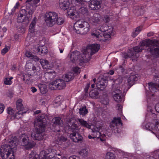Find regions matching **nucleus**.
Wrapping results in <instances>:
<instances>
[{"label": "nucleus", "instance_id": "obj_1", "mask_svg": "<svg viewBox=\"0 0 159 159\" xmlns=\"http://www.w3.org/2000/svg\"><path fill=\"white\" fill-rule=\"evenodd\" d=\"M99 47L98 44H88L86 48L83 50L82 54L77 51L70 53V61L73 63L79 62L80 66H83L84 63L88 62L90 59L91 56L98 52Z\"/></svg>", "mask_w": 159, "mask_h": 159}, {"label": "nucleus", "instance_id": "obj_2", "mask_svg": "<svg viewBox=\"0 0 159 159\" xmlns=\"http://www.w3.org/2000/svg\"><path fill=\"white\" fill-rule=\"evenodd\" d=\"M34 128L31 134L34 139L41 141L45 138L44 132L46 126V120L44 115L39 116L34 121Z\"/></svg>", "mask_w": 159, "mask_h": 159}, {"label": "nucleus", "instance_id": "obj_3", "mask_svg": "<svg viewBox=\"0 0 159 159\" xmlns=\"http://www.w3.org/2000/svg\"><path fill=\"white\" fill-rule=\"evenodd\" d=\"M44 21L46 25L49 27H52L56 24L60 25L64 22L62 18L58 17L57 13L52 11L45 13Z\"/></svg>", "mask_w": 159, "mask_h": 159}, {"label": "nucleus", "instance_id": "obj_4", "mask_svg": "<svg viewBox=\"0 0 159 159\" xmlns=\"http://www.w3.org/2000/svg\"><path fill=\"white\" fill-rule=\"evenodd\" d=\"M90 25L89 23L83 20L76 21L74 24V30L78 34H85L89 32Z\"/></svg>", "mask_w": 159, "mask_h": 159}, {"label": "nucleus", "instance_id": "obj_5", "mask_svg": "<svg viewBox=\"0 0 159 159\" xmlns=\"http://www.w3.org/2000/svg\"><path fill=\"white\" fill-rule=\"evenodd\" d=\"M122 81L121 78H118L116 79L114 81L113 84L112 92V93L113 97L115 101L117 102H119L122 100L121 96L122 90V89H120V87H116L118 85L120 84Z\"/></svg>", "mask_w": 159, "mask_h": 159}, {"label": "nucleus", "instance_id": "obj_6", "mask_svg": "<svg viewBox=\"0 0 159 159\" xmlns=\"http://www.w3.org/2000/svg\"><path fill=\"white\" fill-rule=\"evenodd\" d=\"M16 143L13 141L10 145H5L2 146L0 150V155L2 159H14L13 157H9V155L11 154L9 149L16 148Z\"/></svg>", "mask_w": 159, "mask_h": 159}, {"label": "nucleus", "instance_id": "obj_7", "mask_svg": "<svg viewBox=\"0 0 159 159\" xmlns=\"http://www.w3.org/2000/svg\"><path fill=\"white\" fill-rule=\"evenodd\" d=\"M145 48L141 47L140 46H138L133 48V50H130L127 54L125 55V58L130 57L133 61L135 60L139 56V52L142 51Z\"/></svg>", "mask_w": 159, "mask_h": 159}, {"label": "nucleus", "instance_id": "obj_8", "mask_svg": "<svg viewBox=\"0 0 159 159\" xmlns=\"http://www.w3.org/2000/svg\"><path fill=\"white\" fill-rule=\"evenodd\" d=\"M66 86V84L63 80L62 79H57L49 84V87L52 90L56 89H62Z\"/></svg>", "mask_w": 159, "mask_h": 159}, {"label": "nucleus", "instance_id": "obj_9", "mask_svg": "<svg viewBox=\"0 0 159 159\" xmlns=\"http://www.w3.org/2000/svg\"><path fill=\"white\" fill-rule=\"evenodd\" d=\"M19 139L21 145L23 146H25L26 149H30L34 146V143L29 142V137L25 134H22L19 137Z\"/></svg>", "mask_w": 159, "mask_h": 159}, {"label": "nucleus", "instance_id": "obj_10", "mask_svg": "<svg viewBox=\"0 0 159 159\" xmlns=\"http://www.w3.org/2000/svg\"><path fill=\"white\" fill-rule=\"evenodd\" d=\"M49 154V153H47L44 150L41 151L39 155L35 152H32L29 154V157L30 159H48L51 158L49 156H48Z\"/></svg>", "mask_w": 159, "mask_h": 159}, {"label": "nucleus", "instance_id": "obj_11", "mask_svg": "<svg viewBox=\"0 0 159 159\" xmlns=\"http://www.w3.org/2000/svg\"><path fill=\"white\" fill-rule=\"evenodd\" d=\"M26 3V9H23V10L25 11V15L26 17H25V19L26 20V23L27 24H28L32 18V14L34 12L35 10L34 9L33 5H31L30 3Z\"/></svg>", "mask_w": 159, "mask_h": 159}, {"label": "nucleus", "instance_id": "obj_12", "mask_svg": "<svg viewBox=\"0 0 159 159\" xmlns=\"http://www.w3.org/2000/svg\"><path fill=\"white\" fill-rule=\"evenodd\" d=\"M53 124L52 130L55 132H59L60 131L61 127L63 125L62 120L59 117L54 118L53 119Z\"/></svg>", "mask_w": 159, "mask_h": 159}, {"label": "nucleus", "instance_id": "obj_13", "mask_svg": "<svg viewBox=\"0 0 159 159\" xmlns=\"http://www.w3.org/2000/svg\"><path fill=\"white\" fill-rule=\"evenodd\" d=\"M73 71L69 72L66 74L65 75H63L62 77V79L65 82H68L72 80L75 76L78 74H79L80 72H79V70H72Z\"/></svg>", "mask_w": 159, "mask_h": 159}, {"label": "nucleus", "instance_id": "obj_14", "mask_svg": "<svg viewBox=\"0 0 159 159\" xmlns=\"http://www.w3.org/2000/svg\"><path fill=\"white\" fill-rule=\"evenodd\" d=\"M89 21L92 25H97L101 23V16L98 13H94L93 16L90 17Z\"/></svg>", "mask_w": 159, "mask_h": 159}, {"label": "nucleus", "instance_id": "obj_15", "mask_svg": "<svg viewBox=\"0 0 159 159\" xmlns=\"http://www.w3.org/2000/svg\"><path fill=\"white\" fill-rule=\"evenodd\" d=\"M107 86V84L104 79L102 78H99L98 79L96 86L98 90H104Z\"/></svg>", "mask_w": 159, "mask_h": 159}, {"label": "nucleus", "instance_id": "obj_16", "mask_svg": "<svg viewBox=\"0 0 159 159\" xmlns=\"http://www.w3.org/2000/svg\"><path fill=\"white\" fill-rule=\"evenodd\" d=\"M22 101L21 99H19L16 102V107L17 109L19 111L15 114V117L17 116V115H21L23 116V114L26 113V111L22 112L24 109V107L22 103Z\"/></svg>", "mask_w": 159, "mask_h": 159}, {"label": "nucleus", "instance_id": "obj_17", "mask_svg": "<svg viewBox=\"0 0 159 159\" xmlns=\"http://www.w3.org/2000/svg\"><path fill=\"white\" fill-rule=\"evenodd\" d=\"M101 0H93L90 2L89 5L91 9L95 10L99 9L101 7Z\"/></svg>", "mask_w": 159, "mask_h": 159}, {"label": "nucleus", "instance_id": "obj_18", "mask_svg": "<svg viewBox=\"0 0 159 159\" xmlns=\"http://www.w3.org/2000/svg\"><path fill=\"white\" fill-rule=\"evenodd\" d=\"M40 62L43 69L48 70L53 67L52 63L49 62L47 60L41 59Z\"/></svg>", "mask_w": 159, "mask_h": 159}, {"label": "nucleus", "instance_id": "obj_19", "mask_svg": "<svg viewBox=\"0 0 159 159\" xmlns=\"http://www.w3.org/2000/svg\"><path fill=\"white\" fill-rule=\"evenodd\" d=\"M70 136L71 139L75 142H81L83 139L82 136L79 133L74 132L70 134Z\"/></svg>", "mask_w": 159, "mask_h": 159}, {"label": "nucleus", "instance_id": "obj_20", "mask_svg": "<svg viewBox=\"0 0 159 159\" xmlns=\"http://www.w3.org/2000/svg\"><path fill=\"white\" fill-rule=\"evenodd\" d=\"M138 75L137 74L132 75L130 76L128 79V83L129 85V88L135 83V82L138 80Z\"/></svg>", "mask_w": 159, "mask_h": 159}, {"label": "nucleus", "instance_id": "obj_21", "mask_svg": "<svg viewBox=\"0 0 159 159\" xmlns=\"http://www.w3.org/2000/svg\"><path fill=\"white\" fill-rule=\"evenodd\" d=\"M67 13L70 17L73 20H75L79 18L78 13L74 9H70L67 11Z\"/></svg>", "mask_w": 159, "mask_h": 159}, {"label": "nucleus", "instance_id": "obj_22", "mask_svg": "<svg viewBox=\"0 0 159 159\" xmlns=\"http://www.w3.org/2000/svg\"><path fill=\"white\" fill-rule=\"evenodd\" d=\"M36 51L39 54L42 55L46 54L48 52L47 47L45 46H39L36 48Z\"/></svg>", "mask_w": 159, "mask_h": 159}, {"label": "nucleus", "instance_id": "obj_23", "mask_svg": "<svg viewBox=\"0 0 159 159\" xmlns=\"http://www.w3.org/2000/svg\"><path fill=\"white\" fill-rule=\"evenodd\" d=\"M70 3L68 0H59V5L62 9L66 10L69 7Z\"/></svg>", "mask_w": 159, "mask_h": 159}, {"label": "nucleus", "instance_id": "obj_24", "mask_svg": "<svg viewBox=\"0 0 159 159\" xmlns=\"http://www.w3.org/2000/svg\"><path fill=\"white\" fill-rule=\"evenodd\" d=\"M148 85L149 86L150 90L152 93L156 92L159 90V84H158L150 82L148 83Z\"/></svg>", "mask_w": 159, "mask_h": 159}, {"label": "nucleus", "instance_id": "obj_25", "mask_svg": "<svg viewBox=\"0 0 159 159\" xmlns=\"http://www.w3.org/2000/svg\"><path fill=\"white\" fill-rule=\"evenodd\" d=\"M112 33V30L111 31H108L107 30V32H103L102 34V37L100 38V39L102 41L105 42L107 40L110 39L111 38L110 35Z\"/></svg>", "mask_w": 159, "mask_h": 159}, {"label": "nucleus", "instance_id": "obj_26", "mask_svg": "<svg viewBox=\"0 0 159 159\" xmlns=\"http://www.w3.org/2000/svg\"><path fill=\"white\" fill-rule=\"evenodd\" d=\"M118 124L121 125L122 124L120 117H114L110 124V126L111 128H114L115 126L116 127Z\"/></svg>", "mask_w": 159, "mask_h": 159}, {"label": "nucleus", "instance_id": "obj_27", "mask_svg": "<svg viewBox=\"0 0 159 159\" xmlns=\"http://www.w3.org/2000/svg\"><path fill=\"white\" fill-rule=\"evenodd\" d=\"M152 40H150L148 39H146L145 40H143L141 43V45H140L141 47L144 48V47H149L152 45Z\"/></svg>", "mask_w": 159, "mask_h": 159}, {"label": "nucleus", "instance_id": "obj_28", "mask_svg": "<svg viewBox=\"0 0 159 159\" xmlns=\"http://www.w3.org/2000/svg\"><path fill=\"white\" fill-rule=\"evenodd\" d=\"M154 124L151 123H148L145 125V128L146 129L151 131L152 133L154 134Z\"/></svg>", "mask_w": 159, "mask_h": 159}, {"label": "nucleus", "instance_id": "obj_29", "mask_svg": "<svg viewBox=\"0 0 159 159\" xmlns=\"http://www.w3.org/2000/svg\"><path fill=\"white\" fill-rule=\"evenodd\" d=\"M38 87L42 93L44 94L47 93V87L45 84H40L38 85Z\"/></svg>", "mask_w": 159, "mask_h": 159}, {"label": "nucleus", "instance_id": "obj_30", "mask_svg": "<svg viewBox=\"0 0 159 159\" xmlns=\"http://www.w3.org/2000/svg\"><path fill=\"white\" fill-rule=\"evenodd\" d=\"M78 121H79L82 126L87 128L90 129L91 125H90L86 121H85L82 119H78Z\"/></svg>", "mask_w": 159, "mask_h": 159}, {"label": "nucleus", "instance_id": "obj_31", "mask_svg": "<svg viewBox=\"0 0 159 159\" xmlns=\"http://www.w3.org/2000/svg\"><path fill=\"white\" fill-rule=\"evenodd\" d=\"M36 23V18L34 17L33 20L31 22L29 27V31L31 33H33L34 32V26Z\"/></svg>", "mask_w": 159, "mask_h": 159}, {"label": "nucleus", "instance_id": "obj_32", "mask_svg": "<svg viewBox=\"0 0 159 159\" xmlns=\"http://www.w3.org/2000/svg\"><path fill=\"white\" fill-rule=\"evenodd\" d=\"M153 48H152V51L150 53L156 57H159V46H155Z\"/></svg>", "mask_w": 159, "mask_h": 159}, {"label": "nucleus", "instance_id": "obj_33", "mask_svg": "<svg viewBox=\"0 0 159 159\" xmlns=\"http://www.w3.org/2000/svg\"><path fill=\"white\" fill-rule=\"evenodd\" d=\"M26 57L30 58L31 59H33L35 61H38L39 60V58L36 55L32 54L30 52H27L26 53Z\"/></svg>", "mask_w": 159, "mask_h": 159}, {"label": "nucleus", "instance_id": "obj_34", "mask_svg": "<svg viewBox=\"0 0 159 159\" xmlns=\"http://www.w3.org/2000/svg\"><path fill=\"white\" fill-rule=\"evenodd\" d=\"M158 45H159V41L158 40H155L153 41L152 40V45H151L150 48L148 49V50L150 52H152V48H153L155 46H159Z\"/></svg>", "mask_w": 159, "mask_h": 159}, {"label": "nucleus", "instance_id": "obj_35", "mask_svg": "<svg viewBox=\"0 0 159 159\" xmlns=\"http://www.w3.org/2000/svg\"><path fill=\"white\" fill-rule=\"evenodd\" d=\"M46 76H49L50 79H52L56 76V73L54 71H52L47 72L45 73Z\"/></svg>", "mask_w": 159, "mask_h": 159}, {"label": "nucleus", "instance_id": "obj_36", "mask_svg": "<svg viewBox=\"0 0 159 159\" xmlns=\"http://www.w3.org/2000/svg\"><path fill=\"white\" fill-rule=\"evenodd\" d=\"M102 32V30H96L94 32L92 33L91 34L93 36H94L96 37L97 38H101V37H102V33H100L99 31Z\"/></svg>", "mask_w": 159, "mask_h": 159}, {"label": "nucleus", "instance_id": "obj_37", "mask_svg": "<svg viewBox=\"0 0 159 159\" xmlns=\"http://www.w3.org/2000/svg\"><path fill=\"white\" fill-rule=\"evenodd\" d=\"M88 112V111L86 108V106L83 107L79 109V113L80 115L84 116L87 114Z\"/></svg>", "mask_w": 159, "mask_h": 159}, {"label": "nucleus", "instance_id": "obj_38", "mask_svg": "<svg viewBox=\"0 0 159 159\" xmlns=\"http://www.w3.org/2000/svg\"><path fill=\"white\" fill-rule=\"evenodd\" d=\"M40 0H27L26 3H30L31 5H33V7H36L37 6L36 5L40 1Z\"/></svg>", "mask_w": 159, "mask_h": 159}, {"label": "nucleus", "instance_id": "obj_39", "mask_svg": "<svg viewBox=\"0 0 159 159\" xmlns=\"http://www.w3.org/2000/svg\"><path fill=\"white\" fill-rule=\"evenodd\" d=\"M98 93L95 90L91 91L89 93L90 96L92 98H98Z\"/></svg>", "mask_w": 159, "mask_h": 159}, {"label": "nucleus", "instance_id": "obj_40", "mask_svg": "<svg viewBox=\"0 0 159 159\" xmlns=\"http://www.w3.org/2000/svg\"><path fill=\"white\" fill-rule=\"evenodd\" d=\"M93 135L94 136L95 138H100V140L102 141L104 140V139H102L101 137V133L98 131H94L93 130Z\"/></svg>", "mask_w": 159, "mask_h": 159}, {"label": "nucleus", "instance_id": "obj_41", "mask_svg": "<svg viewBox=\"0 0 159 159\" xmlns=\"http://www.w3.org/2000/svg\"><path fill=\"white\" fill-rule=\"evenodd\" d=\"M142 27L139 26L137 28L135 31L133 32L132 36L134 38L136 36L139 32L142 30Z\"/></svg>", "mask_w": 159, "mask_h": 159}, {"label": "nucleus", "instance_id": "obj_42", "mask_svg": "<svg viewBox=\"0 0 159 159\" xmlns=\"http://www.w3.org/2000/svg\"><path fill=\"white\" fill-rule=\"evenodd\" d=\"M114 154L110 152H107L106 154V159H115Z\"/></svg>", "mask_w": 159, "mask_h": 159}, {"label": "nucleus", "instance_id": "obj_43", "mask_svg": "<svg viewBox=\"0 0 159 159\" xmlns=\"http://www.w3.org/2000/svg\"><path fill=\"white\" fill-rule=\"evenodd\" d=\"M88 153V150L86 149L81 150L79 152V154L84 157L86 156Z\"/></svg>", "mask_w": 159, "mask_h": 159}, {"label": "nucleus", "instance_id": "obj_44", "mask_svg": "<svg viewBox=\"0 0 159 159\" xmlns=\"http://www.w3.org/2000/svg\"><path fill=\"white\" fill-rule=\"evenodd\" d=\"M135 11L136 14L137 16L142 15L143 13V11L141 7H138Z\"/></svg>", "mask_w": 159, "mask_h": 159}, {"label": "nucleus", "instance_id": "obj_45", "mask_svg": "<svg viewBox=\"0 0 159 159\" xmlns=\"http://www.w3.org/2000/svg\"><path fill=\"white\" fill-rule=\"evenodd\" d=\"M25 68L26 69L35 70V67L31 63H27L25 65Z\"/></svg>", "mask_w": 159, "mask_h": 159}, {"label": "nucleus", "instance_id": "obj_46", "mask_svg": "<svg viewBox=\"0 0 159 159\" xmlns=\"http://www.w3.org/2000/svg\"><path fill=\"white\" fill-rule=\"evenodd\" d=\"M7 113L9 114L12 115H13V116H14V117L17 118V116L16 117H15V114L16 113H17V112L15 113V111H14L12 108H11L10 107L8 108H7Z\"/></svg>", "mask_w": 159, "mask_h": 159}, {"label": "nucleus", "instance_id": "obj_47", "mask_svg": "<svg viewBox=\"0 0 159 159\" xmlns=\"http://www.w3.org/2000/svg\"><path fill=\"white\" fill-rule=\"evenodd\" d=\"M61 97L59 96L57 97L54 100V103L55 104L60 105L61 102V99L60 98Z\"/></svg>", "mask_w": 159, "mask_h": 159}, {"label": "nucleus", "instance_id": "obj_48", "mask_svg": "<svg viewBox=\"0 0 159 159\" xmlns=\"http://www.w3.org/2000/svg\"><path fill=\"white\" fill-rule=\"evenodd\" d=\"M80 12L83 14H86L88 12V10L86 7H82L80 8Z\"/></svg>", "mask_w": 159, "mask_h": 159}, {"label": "nucleus", "instance_id": "obj_49", "mask_svg": "<svg viewBox=\"0 0 159 159\" xmlns=\"http://www.w3.org/2000/svg\"><path fill=\"white\" fill-rule=\"evenodd\" d=\"M10 49V47L9 46H5L4 48L2 50L1 53L3 55L7 53Z\"/></svg>", "mask_w": 159, "mask_h": 159}, {"label": "nucleus", "instance_id": "obj_50", "mask_svg": "<svg viewBox=\"0 0 159 159\" xmlns=\"http://www.w3.org/2000/svg\"><path fill=\"white\" fill-rule=\"evenodd\" d=\"M110 17L108 15L105 16L103 19V20L106 23H108L110 20Z\"/></svg>", "mask_w": 159, "mask_h": 159}, {"label": "nucleus", "instance_id": "obj_51", "mask_svg": "<svg viewBox=\"0 0 159 159\" xmlns=\"http://www.w3.org/2000/svg\"><path fill=\"white\" fill-rule=\"evenodd\" d=\"M25 19H23L22 18L20 17H18L17 18V21L19 23H22V22H24L25 24H27L26 23V19H25V17L24 18Z\"/></svg>", "mask_w": 159, "mask_h": 159}, {"label": "nucleus", "instance_id": "obj_52", "mask_svg": "<svg viewBox=\"0 0 159 159\" xmlns=\"http://www.w3.org/2000/svg\"><path fill=\"white\" fill-rule=\"evenodd\" d=\"M25 11L24 10H23V9H22L20 11V15H18V17H20L22 18L24 15L25 16Z\"/></svg>", "mask_w": 159, "mask_h": 159}, {"label": "nucleus", "instance_id": "obj_53", "mask_svg": "<svg viewBox=\"0 0 159 159\" xmlns=\"http://www.w3.org/2000/svg\"><path fill=\"white\" fill-rule=\"evenodd\" d=\"M159 131V121H157L154 124V130Z\"/></svg>", "mask_w": 159, "mask_h": 159}, {"label": "nucleus", "instance_id": "obj_54", "mask_svg": "<svg viewBox=\"0 0 159 159\" xmlns=\"http://www.w3.org/2000/svg\"><path fill=\"white\" fill-rule=\"evenodd\" d=\"M4 82L5 84L7 85H10L11 84L12 82L11 80H10V79H9V78H6L4 79Z\"/></svg>", "mask_w": 159, "mask_h": 159}, {"label": "nucleus", "instance_id": "obj_55", "mask_svg": "<svg viewBox=\"0 0 159 159\" xmlns=\"http://www.w3.org/2000/svg\"><path fill=\"white\" fill-rule=\"evenodd\" d=\"M109 102L108 99L107 97L105 99H103L101 100L102 103L104 105H107Z\"/></svg>", "mask_w": 159, "mask_h": 159}, {"label": "nucleus", "instance_id": "obj_56", "mask_svg": "<svg viewBox=\"0 0 159 159\" xmlns=\"http://www.w3.org/2000/svg\"><path fill=\"white\" fill-rule=\"evenodd\" d=\"M78 127V125L77 124L75 123H73L71 125L70 128L72 130H75L77 129Z\"/></svg>", "mask_w": 159, "mask_h": 159}, {"label": "nucleus", "instance_id": "obj_57", "mask_svg": "<svg viewBox=\"0 0 159 159\" xmlns=\"http://www.w3.org/2000/svg\"><path fill=\"white\" fill-rule=\"evenodd\" d=\"M5 106L3 104L0 103V114L2 113L4 110Z\"/></svg>", "mask_w": 159, "mask_h": 159}, {"label": "nucleus", "instance_id": "obj_58", "mask_svg": "<svg viewBox=\"0 0 159 159\" xmlns=\"http://www.w3.org/2000/svg\"><path fill=\"white\" fill-rule=\"evenodd\" d=\"M69 159H80V158L79 156L74 155L70 156Z\"/></svg>", "mask_w": 159, "mask_h": 159}, {"label": "nucleus", "instance_id": "obj_59", "mask_svg": "<svg viewBox=\"0 0 159 159\" xmlns=\"http://www.w3.org/2000/svg\"><path fill=\"white\" fill-rule=\"evenodd\" d=\"M117 110L119 111H121V106L120 104H117L116 107Z\"/></svg>", "mask_w": 159, "mask_h": 159}, {"label": "nucleus", "instance_id": "obj_60", "mask_svg": "<svg viewBox=\"0 0 159 159\" xmlns=\"http://www.w3.org/2000/svg\"><path fill=\"white\" fill-rule=\"evenodd\" d=\"M90 85L89 84H87L84 89V91L86 93H88V89Z\"/></svg>", "mask_w": 159, "mask_h": 159}, {"label": "nucleus", "instance_id": "obj_61", "mask_svg": "<svg viewBox=\"0 0 159 159\" xmlns=\"http://www.w3.org/2000/svg\"><path fill=\"white\" fill-rule=\"evenodd\" d=\"M155 109L157 112L159 113V102L156 105L155 107Z\"/></svg>", "mask_w": 159, "mask_h": 159}, {"label": "nucleus", "instance_id": "obj_62", "mask_svg": "<svg viewBox=\"0 0 159 159\" xmlns=\"http://www.w3.org/2000/svg\"><path fill=\"white\" fill-rule=\"evenodd\" d=\"M31 89V91L33 93L37 91V89L34 87H32Z\"/></svg>", "mask_w": 159, "mask_h": 159}, {"label": "nucleus", "instance_id": "obj_63", "mask_svg": "<svg viewBox=\"0 0 159 159\" xmlns=\"http://www.w3.org/2000/svg\"><path fill=\"white\" fill-rule=\"evenodd\" d=\"M41 112L40 110H37L34 112V114H38Z\"/></svg>", "mask_w": 159, "mask_h": 159}, {"label": "nucleus", "instance_id": "obj_64", "mask_svg": "<svg viewBox=\"0 0 159 159\" xmlns=\"http://www.w3.org/2000/svg\"><path fill=\"white\" fill-rule=\"evenodd\" d=\"M114 73V71L113 70H110L109 72L108 73V74H110L111 75H112Z\"/></svg>", "mask_w": 159, "mask_h": 159}]
</instances>
